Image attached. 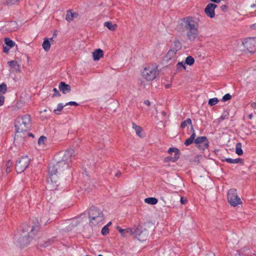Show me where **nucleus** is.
<instances>
[{
  "label": "nucleus",
  "instance_id": "49530a36",
  "mask_svg": "<svg viewBox=\"0 0 256 256\" xmlns=\"http://www.w3.org/2000/svg\"><path fill=\"white\" fill-rule=\"evenodd\" d=\"M68 105L78 106V104H77L76 102H70L66 103L64 105V106H68Z\"/></svg>",
  "mask_w": 256,
  "mask_h": 256
},
{
  "label": "nucleus",
  "instance_id": "338daca9",
  "mask_svg": "<svg viewBox=\"0 0 256 256\" xmlns=\"http://www.w3.org/2000/svg\"><path fill=\"white\" fill-rule=\"evenodd\" d=\"M162 116H166V112L164 111H162Z\"/></svg>",
  "mask_w": 256,
  "mask_h": 256
},
{
  "label": "nucleus",
  "instance_id": "7ed1b4c3",
  "mask_svg": "<svg viewBox=\"0 0 256 256\" xmlns=\"http://www.w3.org/2000/svg\"><path fill=\"white\" fill-rule=\"evenodd\" d=\"M33 224L30 226L24 224L20 234L16 236L15 240L20 247H24L30 244L31 240L40 230V223L36 219L34 220Z\"/></svg>",
  "mask_w": 256,
  "mask_h": 256
},
{
  "label": "nucleus",
  "instance_id": "c03bdc74",
  "mask_svg": "<svg viewBox=\"0 0 256 256\" xmlns=\"http://www.w3.org/2000/svg\"><path fill=\"white\" fill-rule=\"evenodd\" d=\"M10 24L12 26L13 30L17 28V23L16 22H10Z\"/></svg>",
  "mask_w": 256,
  "mask_h": 256
},
{
  "label": "nucleus",
  "instance_id": "cd10ccee",
  "mask_svg": "<svg viewBox=\"0 0 256 256\" xmlns=\"http://www.w3.org/2000/svg\"><path fill=\"white\" fill-rule=\"evenodd\" d=\"M172 152H174V156H180V151L178 149L176 148H170L168 150V152L170 154Z\"/></svg>",
  "mask_w": 256,
  "mask_h": 256
},
{
  "label": "nucleus",
  "instance_id": "4c0bfd02",
  "mask_svg": "<svg viewBox=\"0 0 256 256\" xmlns=\"http://www.w3.org/2000/svg\"><path fill=\"white\" fill-rule=\"evenodd\" d=\"M109 232L108 228V226H105L102 230V235L105 236Z\"/></svg>",
  "mask_w": 256,
  "mask_h": 256
},
{
  "label": "nucleus",
  "instance_id": "f704fd0d",
  "mask_svg": "<svg viewBox=\"0 0 256 256\" xmlns=\"http://www.w3.org/2000/svg\"><path fill=\"white\" fill-rule=\"evenodd\" d=\"M218 102V99L216 98H210L208 100V104L210 106H212L216 104Z\"/></svg>",
  "mask_w": 256,
  "mask_h": 256
},
{
  "label": "nucleus",
  "instance_id": "5fc2aeb1",
  "mask_svg": "<svg viewBox=\"0 0 256 256\" xmlns=\"http://www.w3.org/2000/svg\"><path fill=\"white\" fill-rule=\"evenodd\" d=\"M250 106L252 108L256 110V102H253L251 103Z\"/></svg>",
  "mask_w": 256,
  "mask_h": 256
},
{
  "label": "nucleus",
  "instance_id": "2eb2a0df",
  "mask_svg": "<svg viewBox=\"0 0 256 256\" xmlns=\"http://www.w3.org/2000/svg\"><path fill=\"white\" fill-rule=\"evenodd\" d=\"M58 88L64 94L70 92L71 90L70 86L64 82L60 83Z\"/></svg>",
  "mask_w": 256,
  "mask_h": 256
},
{
  "label": "nucleus",
  "instance_id": "6ab92c4d",
  "mask_svg": "<svg viewBox=\"0 0 256 256\" xmlns=\"http://www.w3.org/2000/svg\"><path fill=\"white\" fill-rule=\"evenodd\" d=\"M8 64L12 68L14 69L16 72H20V66L16 60L10 61Z\"/></svg>",
  "mask_w": 256,
  "mask_h": 256
},
{
  "label": "nucleus",
  "instance_id": "79ce46f5",
  "mask_svg": "<svg viewBox=\"0 0 256 256\" xmlns=\"http://www.w3.org/2000/svg\"><path fill=\"white\" fill-rule=\"evenodd\" d=\"M228 114H223L219 118L218 120H219V122H220L225 119H228Z\"/></svg>",
  "mask_w": 256,
  "mask_h": 256
},
{
  "label": "nucleus",
  "instance_id": "c756f323",
  "mask_svg": "<svg viewBox=\"0 0 256 256\" xmlns=\"http://www.w3.org/2000/svg\"><path fill=\"white\" fill-rule=\"evenodd\" d=\"M64 105H63L62 104H58V108L54 110L53 112L56 114H60V112L62 111L64 107Z\"/></svg>",
  "mask_w": 256,
  "mask_h": 256
},
{
  "label": "nucleus",
  "instance_id": "7c9ffc66",
  "mask_svg": "<svg viewBox=\"0 0 256 256\" xmlns=\"http://www.w3.org/2000/svg\"><path fill=\"white\" fill-rule=\"evenodd\" d=\"M194 62V59L192 56H188L186 59V64L189 66L192 65Z\"/></svg>",
  "mask_w": 256,
  "mask_h": 256
},
{
  "label": "nucleus",
  "instance_id": "3c124183",
  "mask_svg": "<svg viewBox=\"0 0 256 256\" xmlns=\"http://www.w3.org/2000/svg\"><path fill=\"white\" fill-rule=\"evenodd\" d=\"M220 8L224 12L228 11V6L226 5H222L220 6Z\"/></svg>",
  "mask_w": 256,
  "mask_h": 256
},
{
  "label": "nucleus",
  "instance_id": "4be33fe9",
  "mask_svg": "<svg viewBox=\"0 0 256 256\" xmlns=\"http://www.w3.org/2000/svg\"><path fill=\"white\" fill-rule=\"evenodd\" d=\"M222 161L226 162L230 164H238V162L242 163V164H244L243 160L240 158H238L236 159H232L230 158H226L222 160Z\"/></svg>",
  "mask_w": 256,
  "mask_h": 256
},
{
  "label": "nucleus",
  "instance_id": "f3484780",
  "mask_svg": "<svg viewBox=\"0 0 256 256\" xmlns=\"http://www.w3.org/2000/svg\"><path fill=\"white\" fill-rule=\"evenodd\" d=\"M176 54V52L171 48L166 54L164 57L165 60L168 62L174 58V60H175Z\"/></svg>",
  "mask_w": 256,
  "mask_h": 256
},
{
  "label": "nucleus",
  "instance_id": "bb28decb",
  "mask_svg": "<svg viewBox=\"0 0 256 256\" xmlns=\"http://www.w3.org/2000/svg\"><path fill=\"white\" fill-rule=\"evenodd\" d=\"M20 0H4L3 4L8 6H11L13 4H16Z\"/></svg>",
  "mask_w": 256,
  "mask_h": 256
},
{
  "label": "nucleus",
  "instance_id": "774afa93",
  "mask_svg": "<svg viewBox=\"0 0 256 256\" xmlns=\"http://www.w3.org/2000/svg\"><path fill=\"white\" fill-rule=\"evenodd\" d=\"M112 224L111 222H109L106 226H108V228Z\"/></svg>",
  "mask_w": 256,
  "mask_h": 256
},
{
  "label": "nucleus",
  "instance_id": "052dcab7",
  "mask_svg": "<svg viewBox=\"0 0 256 256\" xmlns=\"http://www.w3.org/2000/svg\"><path fill=\"white\" fill-rule=\"evenodd\" d=\"M28 136H31V137H32V138H34V135L32 134V133H28V135L26 136V137H27Z\"/></svg>",
  "mask_w": 256,
  "mask_h": 256
},
{
  "label": "nucleus",
  "instance_id": "b1692460",
  "mask_svg": "<svg viewBox=\"0 0 256 256\" xmlns=\"http://www.w3.org/2000/svg\"><path fill=\"white\" fill-rule=\"evenodd\" d=\"M144 202L147 204L154 205L158 203V200L157 198L151 197L145 198Z\"/></svg>",
  "mask_w": 256,
  "mask_h": 256
},
{
  "label": "nucleus",
  "instance_id": "a878e982",
  "mask_svg": "<svg viewBox=\"0 0 256 256\" xmlns=\"http://www.w3.org/2000/svg\"><path fill=\"white\" fill-rule=\"evenodd\" d=\"M180 156H174V157L172 156H167L164 158V162H168L170 161H172V162H176L178 158Z\"/></svg>",
  "mask_w": 256,
  "mask_h": 256
},
{
  "label": "nucleus",
  "instance_id": "4468645a",
  "mask_svg": "<svg viewBox=\"0 0 256 256\" xmlns=\"http://www.w3.org/2000/svg\"><path fill=\"white\" fill-rule=\"evenodd\" d=\"M96 162L93 160H84L83 162L82 168L86 172L89 169L93 170L95 167Z\"/></svg>",
  "mask_w": 256,
  "mask_h": 256
},
{
  "label": "nucleus",
  "instance_id": "37998d69",
  "mask_svg": "<svg viewBox=\"0 0 256 256\" xmlns=\"http://www.w3.org/2000/svg\"><path fill=\"white\" fill-rule=\"evenodd\" d=\"M53 91L54 92V94L52 95V97H54V96H61L59 91L56 88H54L53 90Z\"/></svg>",
  "mask_w": 256,
  "mask_h": 256
},
{
  "label": "nucleus",
  "instance_id": "a19ab883",
  "mask_svg": "<svg viewBox=\"0 0 256 256\" xmlns=\"http://www.w3.org/2000/svg\"><path fill=\"white\" fill-rule=\"evenodd\" d=\"M245 250V248H242L241 250H238L234 256H244V252Z\"/></svg>",
  "mask_w": 256,
  "mask_h": 256
},
{
  "label": "nucleus",
  "instance_id": "a18cd8bd",
  "mask_svg": "<svg viewBox=\"0 0 256 256\" xmlns=\"http://www.w3.org/2000/svg\"><path fill=\"white\" fill-rule=\"evenodd\" d=\"M52 240H47L46 242H44V244H42V246L44 248H46V247L52 244Z\"/></svg>",
  "mask_w": 256,
  "mask_h": 256
},
{
  "label": "nucleus",
  "instance_id": "e433bc0d",
  "mask_svg": "<svg viewBox=\"0 0 256 256\" xmlns=\"http://www.w3.org/2000/svg\"><path fill=\"white\" fill-rule=\"evenodd\" d=\"M194 140L192 138L190 137L189 138H188V139H186L185 140L184 144L186 146H190V144H192L194 142Z\"/></svg>",
  "mask_w": 256,
  "mask_h": 256
},
{
  "label": "nucleus",
  "instance_id": "473e14b6",
  "mask_svg": "<svg viewBox=\"0 0 256 256\" xmlns=\"http://www.w3.org/2000/svg\"><path fill=\"white\" fill-rule=\"evenodd\" d=\"M13 164L12 162L9 160L6 163V172L7 173H9L12 170V167Z\"/></svg>",
  "mask_w": 256,
  "mask_h": 256
},
{
  "label": "nucleus",
  "instance_id": "f257e3e1",
  "mask_svg": "<svg viewBox=\"0 0 256 256\" xmlns=\"http://www.w3.org/2000/svg\"><path fill=\"white\" fill-rule=\"evenodd\" d=\"M74 153V150L70 149L64 152H60L55 156V163L52 164L48 168L49 176L46 180L47 188L51 190L56 188L58 184L56 172L58 170L61 172L68 168Z\"/></svg>",
  "mask_w": 256,
  "mask_h": 256
},
{
  "label": "nucleus",
  "instance_id": "ddd939ff",
  "mask_svg": "<svg viewBox=\"0 0 256 256\" xmlns=\"http://www.w3.org/2000/svg\"><path fill=\"white\" fill-rule=\"evenodd\" d=\"M217 5L212 3L208 4L204 9V12L207 16H214V9Z\"/></svg>",
  "mask_w": 256,
  "mask_h": 256
},
{
  "label": "nucleus",
  "instance_id": "0eeeda50",
  "mask_svg": "<svg viewBox=\"0 0 256 256\" xmlns=\"http://www.w3.org/2000/svg\"><path fill=\"white\" fill-rule=\"evenodd\" d=\"M228 200L230 204L233 206H236L242 203L240 198L238 196L236 190L232 188L228 192Z\"/></svg>",
  "mask_w": 256,
  "mask_h": 256
},
{
  "label": "nucleus",
  "instance_id": "bf43d9fd",
  "mask_svg": "<svg viewBox=\"0 0 256 256\" xmlns=\"http://www.w3.org/2000/svg\"><path fill=\"white\" fill-rule=\"evenodd\" d=\"M211 2L215 3H220L222 0H210Z\"/></svg>",
  "mask_w": 256,
  "mask_h": 256
},
{
  "label": "nucleus",
  "instance_id": "603ef678",
  "mask_svg": "<svg viewBox=\"0 0 256 256\" xmlns=\"http://www.w3.org/2000/svg\"><path fill=\"white\" fill-rule=\"evenodd\" d=\"M10 50V48L6 46H4L3 48V52L4 53H8Z\"/></svg>",
  "mask_w": 256,
  "mask_h": 256
},
{
  "label": "nucleus",
  "instance_id": "4d7b16f0",
  "mask_svg": "<svg viewBox=\"0 0 256 256\" xmlns=\"http://www.w3.org/2000/svg\"><path fill=\"white\" fill-rule=\"evenodd\" d=\"M145 104L148 106H150V102L148 100H146L144 102Z\"/></svg>",
  "mask_w": 256,
  "mask_h": 256
},
{
  "label": "nucleus",
  "instance_id": "9d476101",
  "mask_svg": "<svg viewBox=\"0 0 256 256\" xmlns=\"http://www.w3.org/2000/svg\"><path fill=\"white\" fill-rule=\"evenodd\" d=\"M194 143L196 144V147L200 150H204L209 146V142L205 136L197 137L194 140Z\"/></svg>",
  "mask_w": 256,
  "mask_h": 256
},
{
  "label": "nucleus",
  "instance_id": "f8f14e48",
  "mask_svg": "<svg viewBox=\"0 0 256 256\" xmlns=\"http://www.w3.org/2000/svg\"><path fill=\"white\" fill-rule=\"evenodd\" d=\"M116 229L120 233L121 235L124 237H128L130 236H134L135 232V228H128L122 229L120 226H117Z\"/></svg>",
  "mask_w": 256,
  "mask_h": 256
},
{
  "label": "nucleus",
  "instance_id": "2f4dec72",
  "mask_svg": "<svg viewBox=\"0 0 256 256\" xmlns=\"http://www.w3.org/2000/svg\"><path fill=\"white\" fill-rule=\"evenodd\" d=\"M4 42L5 44L10 48L13 47L15 44V42L14 41L10 40L9 38H5Z\"/></svg>",
  "mask_w": 256,
  "mask_h": 256
},
{
  "label": "nucleus",
  "instance_id": "58836bf2",
  "mask_svg": "<svg viewBox=\"0 0 256 256\" xmlns=\"http://www.w3.org/2000/svg\"><path fill=\"white\" fill-rule=\"evenodd\" d=\"M231 98V95L230 94H226L222 97V100L223 102H226L227 100H230Z\"/></svg>",
  "mask_w": 256,
  "mask_h": 256
},
{
  "label": "nucleus",
  "instance_id": "1a4fd4ad",
  "mask_svg": "<svg viewBox=\"0 0 256 256\" xmlns=\"http://www.w3.org/2000/svg\"><path fill=\"white\" fill-rule=\"evenodd\" d=\"M242 44L245 48L244 50L250 53H254L256 50V38H246L242 42Z\"/></svg>",
  "mask_w": 256,
  "mask_h": 256
},
{
  "label": "nucleus",
  "instance_id": "72a5a7b5",
  "mask_svg": "<svg viewBox=\"0 0 256 256\" xmlns=\"http://www.w3.org/2000/svg\"><path fill=\"white\" fill-rule=\"evenodd\" d=\"M7 86L6 84L2 83L0 84V94H4L6 92Z\"/></svg>",
  "mask_w": 256,
  "mask_h": 256
},
{
  "label": "nucleus",
  "instance_id": "6e6552de",
  "mask_svg": "<svg viewBox=\"0 0 256 256\" xmlns=\"http://www.w3.org/2000/svg\"><path fill=\"white\" fill-rule=\"evenodd\" d=\"M30 158L26 156L20 157L16 164V170L17 173L23 172L28 166Z\"/></svg>",
  "mask_w": 256,
  "mask_h": 256
},
{
  "label": "nucleus",
  "instance_id": "c85d7f7f",
  "mask_svg": "<svg viewBox=\"0 0 256 256\" xmlns=\"http://www.w3.org/2000/svg\"><path fill=\"white\" fill-rule=\"evenodd\" d=\"M188 124L192 125V120L190 118H188L186 120L183 121L180 124V128H185Z\"/></svg>",
  "mask_w": 256,
  "mask_h": 256
},
{
  "label": "nucleus",
  "instance_id": "864d4df0",
  "mask_svg": "<svg viewBox=\"0 0 256 256\" xmlns=\"http://www.w3.org/2000/svg\"><path fill=\"white\" fill-rule=\"evenodd\" d=\"M180 202L182 204H185L186 202V200L184 199L183 197L180 198Z\"/></svg>",
  "mask_w": 256,
  "mask_h": 256
},
{
  "label": "nucleus",
  "instance_id": "de8ad7c7",
  "mask_svg": "<svg viewBox=\"0 0 256 256\" xmlns=\"http://www.w3.org/2000/svg\"><path fill=\"white\" fill-rule=\"evenodd\" d=\"M176 66H177V68H180V67H182L184 69H186V66L182 62H178Z\"/></svg>",
  "mask_w": 256,
  "mask_h": 256
},
{
  "label": "nucleus",
  "instance_id": "09e8293b",
  "mask_svg": "<svg viewBox=\"0 0 256 256\" xmlns=\"http://www.w3.org/2000/svg\"><path fill=\"white\" fill-rule=\"evenodd\" d=\"M4 97L3 96L0 95V106L4 104Z\"/></svg>",
  "mask_w": 256,
  "mask_h": 256
},
{
  "label": "nucleus",
  "instance_id": "e2e57ef3",
  "mask_svg": "<svg viewBox=\"0 0 256 256\" xmlns=\"http://www.w3.org/2000/svg\"><path fill=\"white\" fill-rule=\"evenodd\" d=\"M249 119H252V117H253V115H252V114H250L248 115V116Z\"/></svg>",
  "mask_w": 256,
  "mask_h": 256
},
{
  "label": "nucleus",
  "instance_id": "f03ea898",
  "mask_svg": "<svg viewBox=\"0 0 256 256\" xmlns=\"http://www.w3.org/2000/svg\"><path fill=\"white\" fill-rule=\"evenodd\" d=\"M14 126L16 132L14 143L15 146L20 148L24 144L28 134V131L32 126L30 116L25 114L22 116H18L15 120Z\"/></svg>",
  "mask_w": 256,
  "mask_h": 256
},
{
  "label": "nucleus",
  "instance_id": "69168bd1",
  "mask_svg": "<svg viewBox=\"0 0 256 256\" xmlns=\"http://www.w3.org/2000/svg\"><path fill=\"white\" fill-rule=\"evenodd\" d=\"M190 126H191L190 130H191V131L192 132H192H194V128L192 124V125H190Z\"/></svg>",
  "mask_w": 256,
  "mask_h": 256
},
{
  "label": "nucleus",
  "instance_id": "39448f33",
  "mask_svg": "<svg viewBox=\"0 0 256 256\" xmlns=\"http://www.w3.org/2000/svg\"><path fill=\"white\" fill-rule=\"evenodd\" d=\"M88 218L90 225L91 226H96L102 224L104 214L100 208L92 206L88 211Z\"/></svg>",
  "mask_w": 256,
  "mask_h": 256
},
{
  "label": "nucleus",
  "instance_id": "6e6d98bb",
  "mask_svg": "<svg viewBox=\"0 0 256 256\" xmlns=\"http://www.w3.org/2000/svg\"><path fill=\"white\" fill-rule=\"evenodd\" d=\"M122 175V173L120 171H118L116 172V173L115 174V176L116 177H120Z\"/></svg>",
  "mask_w": 256,
  "mask_h": 256
},
{
  "label": "nucleus",
  "instance_id": "8fccbe9b",
  "mask_svg": "<svg viewBox=\"0 0 256 256\" xmlns=\"http://www.w3.org/2000/svg\"><path fill=\"white\" fill-rule=\"evenodd\" d=\"M74 17H66V20L68 23H70L74 20Z\"/></svg>",
  "mask_w": 256,
  "mask_h": 256
},
{
  "label": "nucleus",
  "instance_id": "412c9836",
  "mask_svg": "<svg viewBox=\"0 0 256 256\" xmlns=\"http://www.w3.org/2000/svg\"><path fill=\"white\" fill-rule=\"evenodd\" d=\"M182 48V44L178 40H174L172 49L177 52Z\"/></svg>",
  "mask_w": 256,
  "mask_h": 256
},
{
  "label": "nucleus",
  "instance_id": "0e129e2a",
  "mask_svg": "<svg viewBox=\"0 0 256 256\" xmlns=\"http://www.w3.org/2000/svg\"><path fill=\"white\" fill-rule=\"evenodd\" d=\"M57 36V31L56 30L53 34V37H55Z\"/></svg>",
  "mask_w": 256,
  "mask_h": 256
},
{
  "label": "nucleus",
  "instance_id": "423d86ee",
  "mask_svg": "<svg viewBox=\"0 0 256 256\" xmlns=\"http://www.w3.org/2000/svg\"><path fill=\"white\" fill-rule=\"evenodd\" d=\"M142 74L146 80L152 81L158 74V68L156 66H148L144 68Z\"/></svg>",
  "mask_w": 256,
  "mask_h": 256
},
{
  "label": "nucleus",
  "instance_id": "dca6fc26",
  "mask_svg": "<svg viewBox=\"0 0 256 256\" xmlns=\"http://www.w3.org/2000/svg\"><path fill=\"white\" fill-rule=\"evenodd\" d=\"M104 52L101 49H97L92 53V57L94 60H98L100 58L103 57Z\"/></svg>",
  "mask_w": 256,
  "mask_h": 256
},
{
  "label": "nucleus",
  "instance_id": "aec40b11",
  "mask_svg": "<svg viewBox=\"0 0 256 256\" xmlns=\"http://www.w3.org/2000/svg\"><path fill=\"white\" fill-rule=\"evenodd\" d=\"M104 26L110 30H114L118 26L116 24H112L111 22H106L104 23Z\"/></svg>",
  "mask_w": 256,
  "mask_h": 256
},
{
  "label": "nucleus",
  "instance_id": "20e7f679",
  "mask_svg": "<svg viewBox=\"0 0 256 256\" xmlns=\"http://www.w3.org/2000/svg\"><path fill=\"white\" fill-rule=\"evenodd\" d=\"M199 20L196 17H184L180 20V24L188 30L187 36L189 40L194 41L198 36V25Z\"/></svg>",
  "mask_w": 256,
  "mask_h": 256
},
{
  "label": "nucleus",
  "instance_id": "9b49d317",
  "mask_svg": "<svg viewBox=\"0 0 256 256\" xmlns=\"http://www.w3.org/2000/svg\"><path fill=\"white\" fill-rule=\"evenodd\" d=\"M135 232L134 236L140 241L143 242L146 240L148 234L146 230H142L138 227H136L135 228Z\"/></svg>",
  "mask_w": 256,
  "mask_h": 256
},
{
  "label": "nucleus",
  "instance_id": "393cba45",
  "mask_svg": "<svg viewBox=\"0 0 256 256\" xmlns=\"http://www.w3.org/2000/svg\"><path fill=\"white\" fill-rule=\"evenodd\" d=\"M236 152L238 156H242L243 154V151L242 148V144L238 142L236 146Z\"/></svg>",
  "mask_w": 256,
  "mask_h": 256
},
{
  "label": "nucleus",
  "instance_id": "c9c22d12",
  "mask_svg": "<svg viewBox=\"0 0 256 256\" xmlns=\"http://www.w3.org/2000/svg\"><path fill=\"white\" fill-rule=\"evenodd\" d=\"M46 139L47 138L44 136H40L38 140V144L39 145L44 144Z\"/></svg>",
  "mask_w": 256,
  "mask_h": 256
},
{
  "label": "nucleus",
  "instance_id": "a211bd4d",
  "mask_svg": "<svg viewBox=\"0 0 256 256\" xmlns=\"http://www.w3.org/2000/svg\"><path fill=\"white\" fill-rule=\"evenodd\" d=\"M132 128L135 130L136 134L140 137L142 138L144 136L142 133V130L140 126L136 125L135 123L132 124Z\"/></svg>",
  "mask_w": 256,
  "mask_h": 256
},
{
  "label": "nucleus",
  "instance_id": "13d9d810",
  "mask_svg": "<svg viewBox=\"0 0 256 256\" xmlns=\"http://www.w3.org/2000/svg\"><path fill=\"white\" fill-rule=\"evenodd\" d=\"M190 138H193L194 140L196 139V133L194 131V132L192 133V134L190 136Z\"/></svg>",
  "mask_w": 256,
  "mask_h": 256
},
{
  "label": "nucleus",
  "instance_id": "680f3d73",
  "mask_svg": "<svg viewBox=\"0 0 256 256\" xmlns=\"http://www.w3.org/2000/svg\"><path fill=\"white\" fill-rule=\"evenodd\" d=\"M250 27L252 28H256V23L254 24H252Z\"/></svg>",
  "mask_w": 256,
  "mask_h": 256
},
{
  "label": "nucleus",
  "instance_id": "5701e85b",
  "mask_svg": "<svg viewBox=\"0 0 256 256\" xmlns=\"http://www.w3.org/2000/svg\"><path fill=\"white\" fill-rule=\"evenodd\" d=\"M44 50L46 52H48L50 48V43L48 38H46L42 44Z\"/></svg>",
  "mask_w": 256,
  "mask_h": 256
},
{
  "label": "nucleus",
  "instance_id": "ea45409f",
  "mask_svg": "<svg viewBox=\"0 0 256 256\" xmlns=\"http://www.w3.org/2000/svg\"><path fill=\"white\" fill-rule=\"evenodd\" d=\"M78 14L76 12H72L71 10L67 11L66 16H78Z\"/></svg>",
  "mask_w": 256,
  "mask_h": 256
}]
</instances>
